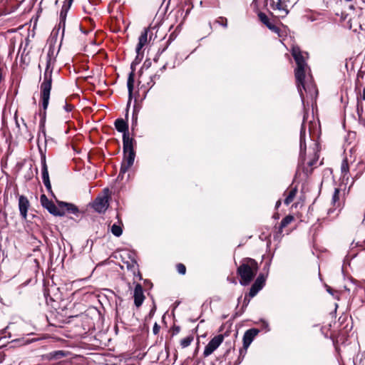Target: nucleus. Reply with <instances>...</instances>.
Returning <instances> with one entry per match:
<instances>
[{
	"instance_id": "c9c22d12",
	"label": "nucleus",
	"mask_w": 365,
	"mask_h": 365,
	"mask_svg": "<svg viewBox=\"0 0 365 365\" xmlns=\"http://www.w3.org/2000/svg\"><path fill=\"white\" fill-rule=\"evenodd\" d=\"M327 291L330 294H331V295H333V296H334V292L333 291V289H332L330 287L327 286Z\"/></svg>"
},
{
	"instance_id": "2eb2a0df",
	"label": "nucleus",
	"mask_w": 365,
	"mask_h": 365,
	"mask_svg": "<svg viewBox=\"0 0 365 365\" xmlns=\"http://www.w3.org/2000/svg\"><path fill=\"white\" fill-rule=\"evenodd\" d=\"M57 203L58 205L60 207L61 210L63 211L66 210L68 212L75 215H76L79 212L78 207L72 203L65 202L63 201H58Z\"/></svg>"
},
{
	"instance_id": "412c9836",
	"label": "nucleus",
	"mask_w": 365,
	"mask_h": 365,
	"mask_svg": "<svg viewBox=\"0 0 365 365\" xmlns=\"http://www.w3.org/2000/svg\"><path fill=\"white\" fill-rule=\"evenodd\" d=\"M358 172L351 178V185L354 183L355 179L359 178L365 170V163L363 161H359L356 165Z\"/></svg>"
},
{
	"instance_id": "2f4dec72",
	"label": "nucleus",
	"mask_w": 365,
	"mask_h": 365,
	"mask_svg": "<svg viewBox=\"0 0 365 365\" xmlns=\"http://www.w3.org/2000/svg\"><path fill=\"white\" fill-rule=\"evenodd\" d=\"M63 108L66 112H70L72 110L73 106L72 105L68 104L66 102H65V105H64Z\"/></svg>"
},
{
	"instance_id": "dca6fc26",
	"label": "nucleus",
	"mask_w": 365,
	"mask_h": 365,
	"mask_svg": "<svg viewBox=\"0 0 365 365\" xmlns=\"http://www.w3.org/2000/svg\"><path fill=\"white\" fill-rule=\"evenodd\" d=\"M258 16H259V19H260V21L264 25H266L269 28V29L274 31V33H277V34L279 33V28L270 22L269 18L267 17V16L265 14L260 12V13H259Z\"/></svg>"
},
{
	"instance_id": "37998d69",
	"label": "nucleus",
	"mask_w": 365,
	"mask_h": 365,
	"mask_svg": "<svg viewBox=\"0 0 365 365\" xmlns=\"http://www.w3.org/2000/svg\"><path fill=\"white\" fill-rule=\"evenodd\" d=\"M250 302V299H247V302H246V305Z\"/></svg>"
},
{
	"instance_id": "f03ea898",
	"label": "nucleus",
	"mask_w": 365,
	"mask_h": 365,
	"mask_svg": "<svg viewBox=\"0 0 365 365\" xmlns=\"http://www.w3.org/2000/svg\"><path fill=\"white\" fill-rule=\"evenodd\" d=\"M57 52L54 45L50 44L46 56V67L43 74V81L41 84V97L44 110L48 108L52 83V72L56 62Z\"/></svg>"
},
{
	"instance_id": "423d86ee",
	"label": "nucleus",
	"mask_w": 365,
	"mask_h": 365,
	"mask_svg": "<svg viewBox=\"0 0 365 365\" xmlns=\"http://www.w3.org/2000/svg\"><path fill=\"white\" fill-rule=\"evenodd\" d=\"M270 7L279 18H284L289 14L285 0H277L276 2L272 1Z\"/></svg>"
},
{
	"instance_id": "58836bf2",
	"label": "nucleus",
	"mask_w": 365,
	"mask_h": 365,
	"mask_svg": "<svg viewBox=\"0 0 365 365\" xmlns=\"http://www.w3.org/2000/svg\"><path fill=\"white\" fill-rule=\"evenodd\" d=\"M359 103H360V101H359V99H358V108H357L358 112H359V106H360Z\"/></svg>"
},
{
	"instance_id": "c756f323",
	"label": "nucleus",
	"mask_w": 365,
	"mask_h": 365,
	"mask_svg": "<svg viewBox=\"0 0 365 365\" xmlns=\"http://www.w3.org/2000/svg\"><path fill=\"white\" fill-rule=\"evenodd\" d=\"M177 270L179 274H185L186 272V267L183 264L179 263L176 266Z\"/></svg>"
},
{
	"instance_id": "20e7f679",
	"label": "nucleus",
	"mask_w": 365,
	"mask_h": 365,
	"mask_svg": "<svg viewBox=\"0 0 365 365\" xmlns=\"http://www.w3.org/2000/svg\"><path fill=\"white\" fill-rule=\"evenodd\" d=\"M123 160L121 164L120 173L118 178H123V175L133 165L135 153L133 145V139L129 136L123 138Z\"/></svg>"
},
{
	"instance_id": "aec40b11",
	"label": "nucleus",
	"mask_w": 365,
	"mask_h": 365,
	"mask_svg": "<svg viewBox=\"0 0 365 365\" xmlns=\"http://www.w3.org/2000/svg\"><path fill=\"white\" fill-rule=\"evenodd\" d=\"M127 86H128V96H129L128 103H130V101L132 99V94H133V86H134V77H133V73H130L129 74L128 81H127Z\"/></svg>"
},
{
	"instance_id": "9d476101",
	"label": "nucleus",
	"mask_w": 365,
	"mask_h": 365,
	"mask_svg": "<svg viewBox=\"0 0 365 365\" xmlns=\"http://www.w3.org/2000/svg\"><path fill=\"white\" fill-rule=\"evenodd\" d=\"M154 29L155 28L146 29L144 30V31L140 36V37L138 38V43L137 44L136 48H135L138 56L139 55L142 54L141 50L143 48V46H145L148 43V35H149L150 40L152 39V36H153L152 30Z\"/></svg>"
},
{
	"instance_id": "cd10ccee",
	"label": "nucleus",
	"mask_w": 365,
	"mask_h": 365,
	"mask_svg": "<svg viewBox=\"0 0 365 365\" xmlns=\"http://www.w3.org/2000/svg\"><path fill=\"white\" fill-rule=\"evenodd\" d=\"M261 289H262L261 287H255V285H252V287L250 289L249 296L250 297H254Z\"/></svg>"
},
{
	"instance_id": "f8f14e48",
	"label": "nucleus",
	"mask_w": 365,
	"mask_h": 365,
	"mask_svg": "<svg viewBox=\"0 0 365 365\" xmlns=\"http://www.w3.org/2000/svg\"><path fill=\"white\" fill-rule=\"evenodd\" d=\"M133 298L134 304L137 307H139L142 305L145 299V296L143 294V287L140 284H137L135 287Z\"/></svg>"
},
{
	"instance_id": "49530a36",
	"label": "nucleus",
	"mask_w": 365,
	"mask_h": 365,
	"mask_svg": "<svg viewBox=\"0 0 365 365\" xmlns=\"http://www.w3.org/2000/svg\"><path fill=\"white\" fill-rule=\"evenodd\" d=\"M153 84H155V82H153V84L150 85V87H153Z\"/></svg>"
},
{
	"instance_id": "c85d7f7f",
	"label": "nucleus",
	"mask_w": 365,
	"mask_h": 365,
	"mask_svg": "<svg viewBox=\"0 0 365 365\" xmlns=\"http://www.w3.org/2000/svg\"><path fill=\"white\" fill-rule=\"evenodd\" d=\"M339 192H340L339 189L335 188L333 196H332V200H331V203L334 205L339 199Z\"/></svg>"
},
{
	"instance_id": "4be33fe9",
	"label": "nucleus",
	"mask_w": 365,
	"mask_h": 365,
	"mask_svg": "<svg viewBox=\"0 0 365 365\" xmlns=\"http://www.w3.org/2000/svg\"><path fill=\"white\" fill-rule=\"evenodd\" d=\"M41 162H42V179H43V181H48V180H49V177H48L47 165L46 163L45 155H43L42 157Z\"/></svg>"
},
{
	"instance_id": "a211bd4d",
	"label": "nucleus",
	"mask_w": 365,
	"mask_h": 365,
	"mask_svg": "<svg viewBox=\"0 0 365 365\" xmlns=\"http://www.w3.org/2000/svg\"><path fill=\"white\" fill-rule=\"evenodd\" d=\"M122 226V222L118 220V222L116 223H114L110 227V231L112 234L115 237H120L123 233Z\"/></svg>"
},
{
	"instance_id": "ddd939ff",
	"label": "nucleus",
	"mask_w": 365,
	"mask_h": 365,
	"mask_svg": "<svg viewBox=\"0 0 365 365\" xmlns=\"http://www.w3.org/2000/svg\"><path fill=\"white\" fill-rule=\"evenodd\" d=\"M29 207V202L26 197L21 195L19 198V208L20 214L23 219L26 220L27 211Z\"/></svg>"
},
{
	"instance_id": "e433bc0d",
	"label": "nucleus",
	"mask_w": 365,
	"mask_h": 365,
	"mask_svg": "<svg viewBox=\"0 0 365 365\" xmlns=\"http://www.w3.org/2000/svg\"><path fill=\"white\" fill-rule=\"evenodd\" d=\"M280 205H281V200H279L278 201H277L275 207H276V208H278Z\"/></svg>"
},
{
	"instance_id": "393cba45",
	"label": "nucleus",
	"mask_w": 365,
	"mask_h": 365,
	"mask_svg": "<svg viewBox=\"0 0 365 365\" xmlns=\"http://www.w3.org/2000/svg\"><path fill=\"white\" fill-rule=\"evenodd\" d=\"M127 268L128 269L132 271L134 275L136 274H139L138 264L135 261H132L130 263L127 262Z\"/></svg>"
},
{
	"instance_id": "473e14b6",
	"label": "nucleus",
	"mask_w": 365,
	"mask_h": 365,
	"mask_svg": "<svg viewBox=\"0 0 365 365\" xmlns=\"http://www.w3.org/2000/svg\"><path fill=\"white\" fill-rule=\"evenodd\" d=\"M307 18L310 21H314L318 19V16H315V15H312H312L307 16Z\"/></svg>"
},
{
	"instance_id": "6e6552de",
	"label": "nucleus",
	"mask_w": 365,
	"mask_h": 365,
	"mask_svg": "<svg viewBox=\"0 0 365 365\" xmlns=\"http://www.w3.org/2000/svg\"><path fill=\"white\" fill-rule=\"evenodd\" d=\"M223 339L224 336L222 334L213 337L205 347L203 351L204 356L206 357L212 354L222 343Z\"/></svg>"
},
{
	"instance_id": "de8ad7c7",
	"label": "nucleus",
	"mask_w": 365,
	"mask_h": 365,
	"mask_svg": "<svg viewBox=\"0 0 365 365\" xmlns=\"http://www.w3.org/2000/svg\"><path fill=\"white\" fill-rule=\"evenodd\" d=\"M73 0H69V4H71L72 3Z\"/></svg>"
},
{
	"instance_id": "1a4fd4ad",
	"label": "nucleus",
	"mask_w": 365,
	"mask_h": 365,
	"mask_svg": "<svg viewBox=\"0 0 365 365\" xmlns=\"http://www.w3.org/2000/svg\"><path fill=\"white\" fill-rule=\"evenodd\" d=\"M104 191L106 193L102 196L97 197L93 205L94 210L100 213L105 212L109 205L108 196V189L106 188Z\"/></svg>"
},
{
	"instance_id": "79ce46f5",
	"label": "nucleus",
	"mask_w": 365,
	"mask_h": 365,
	"mask_svg": "<svg viewBox=\"0 0 365 365\" xmlns=\"http://www.w3.org/2000/svg\"><path fill=\"white\" fill-rule=\"evenodd\" d=\"M331 212H332V210H329L328 211V214L329 215Z\"/></svg>"
},
{
	"instance_id": "f257e3e1",
	"label": "nucleus",
	"mask_w": 365,
	"mask_h": 365,
	"mask_svg": "<svg viewBox=\"0 0 365 365\" xmlns=\"http://www.w3.org/2000/svg\"><path fill=\"white\" fill-rule=\"evenodd\" d=\"M292 55L297 63L295 69V78L297 83V88L302 101L304 103L305 97L312 99L317 96V90L312 82V77L307 75L309 70L306 63L305 56L298 46H294L292 48Z\"/></svg>"
},
{
	"instance_id": "a18cd8bd",
	"label": "nucleus",
	"mask_w": 365,
	"mask_h": 365,
	"mask_svg": "<svg viewBox=\"0 0 365 365\" xmlns=\"http://www.w3.org/2000/svg\"><path fill=\"white\" fill-rule=\"evenodd\" d=\"M153 84H155V82H153V84L150 85V87H153Z\"/></svg>"
},
{
	"instance_id": "f3484780",
	"label": "nucleus",
	"mask_w": 365,
	"mask_h": 365,
	"mask_svg": "<svg viewBox=\"0 0 365 365\" xmlns=\"http://www.w3.org/2000/svg\"><path fill=\"white\" fill-rule=\"evenodd\" d=\"M115 127L118 132L123 133V138H124V136H128V126L127 123L123 119H117L115 121Z\"/></svg>"
},
{
	"instance_id": "a19ab883",
	"label": "nucleus",
	"mask_w": 365,
	"mask_h": 365,
	"mask_svg": "<svg viewBox=\"0 0 365 365\" xmlns=\"http://www.w3.org/2000/svg\"><path fill=\"white\" fill-rule=\"evenodd\" d=\"M43 133L44 138H46V133H45V132H43ZM45 141H46V139H45Z\"/></svg>"
},
{
	"instance_id": "c03bdc74",
	"label": "nucleus",
	"mask_w": 365,
	"mask_h": 365,
	"mask_svg": "<svg viewBox=\"0 0 365 365\" xmlns=\"http://www.w3.org/2000/svg\"><path fill=\"white\" fill-rule=\"evenodd\" d=\"M153 84H155V82H153V84L150 85V87H153Z\"/></svg>"
},
{
	"instance_id": "5701e85b",
	"label": "nucleus",
	"mask_w": 365,
	"mask_h": 365,
	"mask_svg": "<svg viewBox=\"0 0 365 365\" xmlns=\"http://www.w3.org/2000/svg\"><path fill=\"white\" fill-rule=\"evenodd\" d=\"M297 190L296 188L292 189L289 192L288 195L284 200V204L289 205L290 204L293 200L294 199L296 195H297Z\"/></svg>"
},
{
	"instance_id": "0eeeda50",
	"label": "nucleus",
	"mask_w": 365,
	"mask_h": 365,
	"mask_svg": "<svg viewBox=\"0 0 365 365\" xmlns=\"http://www.w3.org/2000/svg\"><path fill=\"white\" fill-rule=\"evenodd\" d=\"M41 203L43 207L46 208L53 215L63 216L65 215V211L61 210L58 205L56 207L51 201L48 200L45 195L41 196Z\"/></svg>"
},
{
	"instance_id": "7ed1b4c3",
	"label": "nucleus",
	"mask_w": 365,
	"mask_h": 365,
	"mask_svg": "<svg viewBox=\"0 0 365 365\" xmlns=\"http://www.w3.org/2000/svg\"><path fill=\"white\" fill-rule=\"evenodd\" d=\"M257 262L252 258H245L237 268V274L240 276V284L246 286L253 279L258 270Z\"/></svg>"
},
{
	"instance_id": "9b49d317",
	"label": "nucleus",
	"mask_w": 365,
	"mask_h": 365,
	"mask_svg": "<svg viewBox=\"0 0 365 365\" xmlns=\"http://www.w3.org/2000/svg\"><path fill=\"white\" fill-rule=\"evenodd\" d=\"M352 162V158L350 156V158H345L341 165V178L346 183L349 182V163Z\"/></svg>"
},
{
	"instance_id": "6ab92c4d",
	"label": "nucleus",
	"mask_w": 365,
	"mask_h": 365,
	"mask_svg": "<svg viewBox=\"0 0 365 365\" xmlns=\"http://www.w3.org/2000/svg\"><path fill=\"white\" fill-rule=\"evenodd\" d=\"M67 355H68V352H66L65 351H62V350L55 351L49 353L46 356V359H48L49 360L59 359L66 356Z\"/></svg>"
},
{
	"instance_id": "4468645a",
	"label": "nucleus",
	"mask_w": 365,
	"mask_h": 365,
	"mask_svg": "<svg viewBox=\"0 0 365 365\" xmlns=\"http://www.w3.org/2000/svg\"><path fill=\"white\" fill-rule=\"evenodd\" d=\"M259 331L256 329H251L245 331L243 336V346L245 349H247L254 338L257 335Z\"/></svg>"
},
{
	"instance_id": "4c0bfd02",
	"label": "nucleus",
	"mask_w": 365,
	"mask_h": 365,
	"mask_svg": "<svg viewBox=\"0 0 365 365\" xmlns=\"http://www.w3.org/2000/svg\"><path fill=\"white\" fill-rule=\"evenodd\" d=\"M361 98L362 100H365V88L363 89L362 96Z\"/></svg>"
},
{
	"instance_id": "7c9ffc66",
	"label": "nucleus",
	"mask_w": 365,
	"mask_h": 365,
	"mask_svg": "<svg viewBox=\"0 0 365 365\" xmlns=\"http://www.w3.org/2000/svg\"><path fill=\"white\" fill-rule=\"evenodd\" d=\"M160 326L157 324V323H155L154 326H153V332L154 334H158L160 331Z\"/></svg>"
},
{
	"instance_id": "39448f33",
	"label": "nucleus",
	"mask_w": 365,
	"mask_h": 365,
	"mask_svg": "<svg viewBox=\"0 0 365 365\" xmlns=\"http://www.w3.org/2000/svg\"><path fill=\"white\" fill-rule=\"evenodd\" d=\"M304 123H302L300 130V163L303 165V170L307 175L310 174L313 170V167L316 166L317 163L319 160V154L317 152H314V156L309 159L307 163L304 152L306 150L305 138H306V130L304 128Z\"/></svg>"
},
{
	"instance_id": "bb28decb",
	"label": "nucleus",
	"mask_w": 365,
	"mask_h": 365,
	"mask_svg": "<svg viewBox=\"0 0 365 365\" xmlns=\"http://www.w3.org/2000/svg\"><path fill=\"white\" fill-rule=\"evenodd\" d=\"M193 341V337L191 336H188L180 341V346L182 348H186L190 345L191 342Z\"/></svg>"
},
{
	"instance_id": "b1692460",
	"label": "nucleus",
	"mask_w": 365,
	"mask_h": 365,
	"mask_svg": "<svg viewBox=\"0 0 365 365\" xmlns=\"http://www.w3.org/2000/svg\"><path fill=\"white\" fill-rule=\"evenodd\" d=\"M294 220V217L292 215L286 216L281 222L279 226V230L282 232V229L287 227L289 224H290Z\"/></svg>"
},
{
	"instance_id": "f704fd0d",
	"label": "nucleus",
	"mask_w": 365,
	"mask_h": 365,
	"mask_svg": "<svg viewBox=\"0 0 365 365\" xmlns=\"http://www.w3.org/2000/svg\"><path fill=\"white\" fill-rule=\"evenodd\" d=\"M45 186L48 188V189H51V183H50V181L48 180V181H43Z\"/></svg>"
},
{
	"instance_id": "a878e982",
	"label": "nucleus",
	"mask_w": 365,
	"mask_h": 365,
	"mask_svg": "<svg viewBox=\"0 0 365 365\" xmlns=\"http://www.w3.org/2000/svg\"><path fill=\"white\" fill-rule=\"evenodd\" d=\"M264 284H265L264 276L263 274H259L252 285H255V287H261V289H262Z\"/></svg>"
},
{
	"instance_id": "ea45409f",
	"label": "nucleus",
	"mask_w": 365,
	"mask_h": 365,
	"mask_svg": "<svg viewBox=\"0 0 365 365\" xmlns=\"http://www.w3.org/2000/svg\"><path fill=\"white\" fill-rule=\"evenodd\" d=\"M344 289L347 290L348 292L350 291V288H349L346 285L344 286Z\"/></svg>"
},
{
	"instance_id": "72a5a7b5",
	"label": "nucleus",
	"mask_w": 365,
	"mask_h": 365,
	"mask_svg": "<svg viewBox=\"0 0 365 365\" xmlns=\"http://www.w3.org/2000/svg\"><path fill=\"white\" fill-rule=\"evenodd\" d=\"M220 19L222 21V23H220L225 28L227 26V20L225 18L221 17Z\"/></svg>"
}]
</instances>
